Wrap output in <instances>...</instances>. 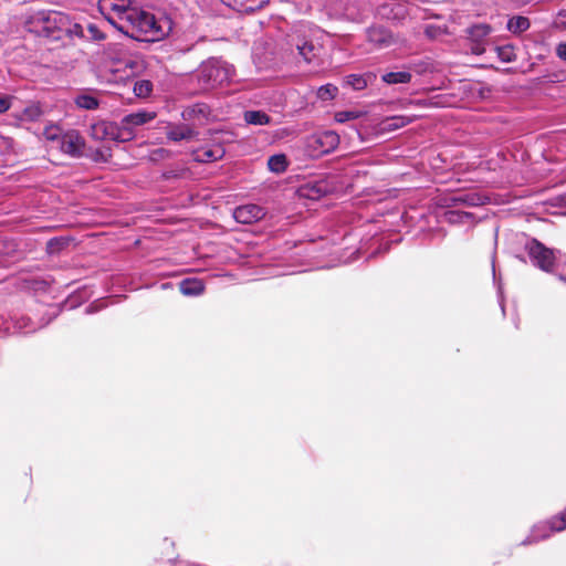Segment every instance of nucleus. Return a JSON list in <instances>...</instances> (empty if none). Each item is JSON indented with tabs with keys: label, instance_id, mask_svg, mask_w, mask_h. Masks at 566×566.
<instances>
[{
	"label": "nucleus",
	"instance_id": "1",
	"mask_svg": "<svg viewBox=\"0 0 566 566\" xmlns=\"http://www.w3.org/2000/svg\"><path fill=\"white\" fill-rule=\"evenodd\" d=\"M233 75V65L221 57L212 56L201 62L189 80L196 83L193 93H207L229 84Z\"/></svg>",
	"mask_w": 566,
	"mask_h": 566
},
{
	"label": "nucleus",
	"instance_id": "2",
	"mask_svg": "<svg viewBox=\"0 0 566 566\" xmlns=\"http://www.w3.org/2000/svg\"><path fill=\"white\" fill-rule=\"evenodd\" d=\"M117 30L143 42H155L166 34L153 13L138 8L134 9L125 23L118 24Z\"/></svg>",
	"mask_w": 566,
	"mask_h": 566
},
{
	"label": "nucleus",
	"instance_id": "3",
	"mask_svg": "<svg viewBox=\"0 0 566 566\" xmlns=\"http://www.w3.org/2000/svg\"><path fill=\"white\" fill-rule=\"evenodd\" d=\"M339 144V136L333 130L312 134L305 140V153L311 158H319L335 150Z\"/></svg>",
	"mask_w": 566,
	"mask_h": 566
},
{
	"label": "nucleus",
	"instance_id": "4",
	"mask_svg": "<svg viewBox=\"0 0 566 566\" xmlns=\"http://www.w3.org/2000/svg\"><path fill=\"white\" fill-rule=\"evenodd\" d=\"M135 8L133 0H98V10L116 29L127 21Z\"/></svg>",
	"mask_w": 566,
	"mask_h": 566
},
{
	"label": "nucleus",
	"instance_id": "5",
	"mask_svg": "<svg viewBox=\"0 0 566 566\" xmlns=\"http://www.w3.org/2000/svg\"><path fill=\"white\" fill-rule=\"evenodd\" d=\"M525 251L536 268L548 273L554 270L556 253H558V251L547 248L536 239L526 241Z\"/></svg>",
	"mask_w": 566,
	"mask_h": 566
},
{
	"label": "nucleus",
	"instance_id": "6",
	"mask_svg": "<svg viewBox=\"0 0 566 566\" xmlns=\"http://www.w3.org/2000/svg\"><path fill=\"white\" fill-rule=\"evenodd\" d=\"M316 32L317 31L311 27L300 25L295 31V35L292 38L294 46L306 63H311L318 56L321 51L319 45H317L313 39Z\"/></svg>",
	"mask_w": 566,
	"mask_h": 566
},
{
	"label": "nucleus",
	"instance_id": "7",
	"mask_svg": "<svg viewBox=\"0 0 566 566\" xmlns=\"http://www.w3.org/2000/svg\"><path fill=\"white\" fill-rule=\"evenodd\" d=\"M32 19L48 36H54L55 32H63L70 24V17L60 11H40Z\"/></svg>",
	"mask_w": 566,
	"mask_h": 566
},
{
	"label": "nucleus",
	"instance_id": "8",
	"mask_svg": "<svg viewBox=\"0 0 566 566\" xmlns=\"http://www.w3.org/2000/svg\"><path fill=\"white\" fill-rule=\"evenodd\" d=\"M566 528V510L559 515L553 517L548 522L534 525L530 536L523 544H532L542 539H546L553 532H560Z\"/></svg>",
	"mask_w": 566,
	"mask_h": 566
},
{
	"label": "nucleus",
	"instance_id": "9",
	"mask_svg": "<svg viewBox=\"0 0 566 566\" xmlns=\"http://www.w3.org/2000/svg\"><path fill=\"white\" fill-rule=\"evenodd\" d=\"M90 136L95 140H114L124 143L129 133L120 134L118 124L107 120H99L91 125Z\"/></svg>",
	"mask_w": 566,
	"mask_h": 566
},
{
	"label": "nucleus",
	"instance_id": "10",
	"mask_svg": "<svg viewBox=\"0 0 566 566\" xmlns=\"http://www.w3.org/2000/svg\"><path fill=\"white\" fill-rule=\"evenodd\" d=\"M155 112L138 111L124 116L118 124L120 134L129 133L125 142L132 140L136 136V128L155 119Z\"/></svg>",
	"mask_w": 566,
	"mask_h": 566
},
{
	"label": "nucleus",
	"instance_id": "11",
	"mask_svg": "<svg viewBox=\"0 0 566 566\" xmlns=\"http://www.w3.org/2000/svg\"><path fill=\"white\" fill-rule=\"evenodd\" d=\"M60 149L72 157H80L85 146L84 138L76 130H69L63 134L59 143Z\"/></svg>",
	"mask_w": 566,
	"mask_h": 566
},
{
	"label": "nucleus",
	"instance_id": "12",
	"mask_svg": "<svg viewBox=\"0 0 566 566\" xmlns=\"http://www.w3.org/2000/svg\"><path fill=\"white\" fill-rule=\"evenodd\" d=\"M265 213L266 212L263 207L254 203H249L235 208L233 211V218L239 223L251 224L263 219Z\"/></svg>",
	"mask_w": 566,
	"mask_h": 566
},
{
	"label": "nucleus",
	"instance_id": "13",
	"mask_svg": "<svg viewBox=\"0 0 566 566\" xmlns=\"http://www.w3.org/2000/svg\"><path fill=\"white\" fill-rule=\"evenodd\" d=\"M329 191V187L326 181L318 180L313 182H307L301 186L297 190V193L301 198L310 199V200H318L324 197Z\"/></svg>",
	"mask_w": 566,
	"mask_h": 566
},
{
	"label": "nucleus",
	"instance_id": "14",
	"mask_svg": "<svg viewBox=\"0 0 566 566\" xmlns=\"http://www.w3.org/2000/svg\"><path fill=\"white\" fill-rule=\"evenodd\" d=\"M226 154L222 145L214 144L193 151V159L198 163H212L221 159Z\"/></svg>",
	"mask_w": 566,
	"mask_h": 566
},
{
	"label": "nucleus",
	"instance_id": "15",
	"mask_svg": "<svg viewBox=\"0 0 566 566\" xmlns=\"http://www.w3.org/2000/svg\"><path fill=\"white\" fill-rule=\"evenodd\" d=\"M210 114V107L205 103H197L186 107L181 112V117L186 122H199L202 123L208 118Z\"/></svg>",
	"mask_w": 566,
	"mask_h": 566
},
{
	"label": "nucleus",
	"instance_id": "16",
	"mask_svg": "<svg viewBox=\"0 0 566 566\" xmlns=\"http://www.w3.org/2000/svg\"><path fill=\"white\" fill-rule=\"evenodd\" d=\"M198 133L188 124L170 126L167 130V137L174 142L190 140Z\"/></svg>",
	"mask_w": 566,
	"mask_h": 566
},
{
	"label": "nucleus",
	"instance_id": "17",
	"mask_svg": "<svg viewBox=\"0 0 566 566\" xmlns=\"http://www.w3.org/2000/svg\"><path fill=\"white\" fill-rule=\"evenodd\" d=\"M228 4L240 12H253L269 3L270 0H227Z\"/></svg>",
	"mask_w": 566,
	"mask_h": 566
},
{
	"label": "nucleus",
	"instance_id": "18",
	"mask_svg": "<svg viewBox=\"0 0 566 566\" xmlns=\"http://www.w3.org/2000/svg\"><path fill=\"white\" fill-rule=\"evenodd\" d=\"M180 292L186 296H198L203 290V282L196 277L185 279L179 283Z\"/></svg>",
	"mask_w": 566,
	"mask_h": 566
},
{
	"label": "nucleus",
	"instance_id": "19",
	"mask_svg": "<svg viewBox=\"0 0 566 566\" xmlns=\"http://www.w3.org/2000/svg\"><path fill=\"white\" fill-rule=\"evenodd\" d=\"M375 75L373 73L367 74H349L346 76L345 82L348 86L353 87L356 91H361L367 87L369 81L374 78Z\"/></svg>",
	"mask_w": 566,
	"mask_h": 566
},
{
	"label": "nucleus",
	"instance_id": "20",
	"mask_svg": "<svg viewBox=\"0 0 566 566\" xmlns=\"http://www.w3.org/2000/svg\"><path fill=\"white\" fill-rule=\"evenodd\" d=\"M243 118L249 125L263 126L271 123V117L263 111H245Z\"/></svg>",
	"mask_w": 566,
	"mask_h": 566
},
{
	"label": "nucleus",
	"instance_id": "21",
	"mask_svg": "<svg viewBox=\"0 0 566 566\" xmlns=\"http://www.w3.org/2000/svg\"><path fill=\"white\" fill-rule=\"evenodd\" d=\"M411 73L408 71L388 72L381 76L387 84H405L411 81Z\"/></svg>",
	"mask_w": 566,
	"mask_h": 566
},
{
	"label": "nucleus",
	"instance_id": "22",
	"mask_svg": "<svg viewBox=\"0 0 566 566\" xmlns=\"http://www.w3.org/2000/svg\"><path fill=\"white\" fill-rule=\"evenodd\" d=\"M411 123V118L402 115L391 116L382 120V129L396 130Z\"/></svg>",
	"mask_w": 566,
	"mask_h": 566
},
{
	"label": "nucleus",
	"instance_id": "23",
	"mask_svg": "<svg viewBox=\"0 0 566 566\" xmlns=\"http://www.w3.org/2000/svg\"><path fill=\"white\" fill-rule=\"evenodd\" d=\"M531 25L528 18L526 17H513L507 22V29L514 34H520L526 31Z\"/></svg>",
	"mask_w": 566,
	"mask_h": 566
},
{
	"label": "nucleus",
	"instance_id": "24",
	"mask_svg": "<svg viewBox=\"0 0 566 566\" xmlns=\"http://www.w3.org/2000/svg\"><path fill=\"white\" fill-rule=\"evenodd\" d=\"M268 167L272 172L281 174L287 168V158L284 154L273 155L268 160Z\"/></svg>",
	"mask_w": 566,
	"mask_h": 566
},
{
	"label": "nucleus",
	"instance_id": "25",
	"mask_svg": "<svg viewBox=\"0 0 566 566\" xmlns=\"http://www.w3.org/2000/svg\"><path fill=\"white\" fill-rule=\"evenodd\" d=\"M472 42H483L491 33V27L488 24H475L468 30Z\"/></svg>",
	"mask_w": 566,
	"mask_h": 566
},
{
	"label": "nucleus",
	"instance_id": "26",
	"mask_svg": "<svg viewBox=\"0 0 566 566\" xmlns=\"http://www.w3.org/2000/svg\"><path fill=\"white\" fill-rule=\"evenodd\" d=\"M75 104L80 108H84V109H95L99 105L97 98L90 94H80L75 98Z\"/></svg>",
	"mask_w": 566,
	"mask_h": 566
},
{
	"label": "nucleus",
	"instance_id": "27",
	"mask_svg": "<svg viewBox=\"0 0 566 566\" xmlns=\"http://www.w3.org/2000/svg\"><path fill=\"white\" fill-rule=\"evenodd\" d=\"M63 134L64 133L62 132V129L57 125H54V124H50V125L45 126V128L43 130V136L49 142L60 143L61 137H63Z\"/></svg>",
	"mask_w": 566,
	"mask_h": 566
},
{
	"label": "nucleus",
	"instance_id": "28",
	"mask_svg": "<svg viewBox=\"0 0 566 566\" xmlns=\"http://www.w3.org/2000/svg\"><path fill=\"white\" fill-rule=\"evenodd\" d=\"M153 91L151 82L147 80L137 81L134 84V93L138 97H147Z\"/></svg>",
	"mask_w": 566,
	"mask_h": 566
},
{
	"label": "nucleus",
	"instance_id": "29",
	"mask_svg": "<svg viewBox=\"0 0 566 566\" xmlns=\"http://www.w3.org/2000/svg\"><path fill=\"white\" fill-rule=\"evenodd\" d=\"M337 87L332 84H326L317 90V97L322 101H329L337 94Z\"/></svg>",
	"mask_w": 566,
	"mask_h": 566
},
{
	"label": "nucleus",
	"instance_id": "30",
	"mask_svg": "<svg viewBox=\"0 0 566 566\" xmlns=\"http://www.w3.org/2000/svg\"><path fill=\"white\" fill-rule=\"evenodd\" d=\"M42 116V109L39 105L32 104L23 109V118L30 122H35Z\"/></svg>",
	"mask_w": 566,
	"mask_h": 566
},
{
	"label": "nucleus",
	"instance_id": "31",
	"mask_svg": "<svg viewBox=\"0 0 566 566\" xmlns=\"http://www.w3.org/2000/svg\"><path fill=\"white\" fill-rule=\"evenodd\" d=\"M33 331H35V327L31 326V321L28 317L17 319L13 326V333H30Z\"/></svg>",
	"mask_w": 566,
	"mask_h": 566
},
{
	"label": "nucleus",
	"instance_id": "32",
	"mask_svg": "<svg viewBox=\"0 0 566 566\" xmlns=\"http://www.w3.org/2000/svg\"><path fill=\"white\" fill-rule=\"evenodd\" d=\"M497 56L503 62H512L515 60V53L511 45L496 48Z\"/></svg>",
	"mask_w": 566,
	"mask_h": 566
},
{
	"label": "nucleus",
	"instance_id": "33",
	"mask_svg": "<svg viewBox=\"0 0 566 566\" xmlns=\"http://www.w3.org/2000/svg\"><path fill=\"white\" fill-rule=\"evenodd\" d=\"M359 117V113L356 111H340L335 114V120L337 123H346Z\"/></svg>",
	"mask_w": 566,
	"mask_h": 566
},
{
	"label": "nucleus",
	"instance_id": "34",
	"mask_svg": "<svg viewBox=\"0 0 566 566\" xmlns=\"http://www.w3.org/2000/svg\"><path fill=\"white\" fill-rule=\"evenodd\" d=\"M87 32H88L90 38L95 41H102L106 38L104 32H102L99 30V28L94 23H90L87 25Z\"/></svg>",
	"mask_w": 566,
	"mask_h": 566
},
{
	"label": "nucleus",
	"instance_id": "35",
	"mask_svg": "<svg viewBox=\"0 0 566 566\" xmlns=\"http://www.w3.org/2000/svg\"><path fill=\"white\" fill-rule=\"evenodd\" d=\"M553 25L556 29L566 30V10H560L557 13V15L553 22Z\"/></svg>",
	"mask_w": 566,
	"mask_h": 566
},
{
	"label": "nucleus",
	"instance_id": "36",
	"mask_svg": "<svg viewBox=\"0 0 566 566\" xmlns=\"http://www.w3.org/2000/svg\"><path fill=\"white\" fill-rule=\"evenodd\" d=\"M63 32L70 35L84 36L82 25L78 23H72L71 21L66 29L63 30Z\"/></svg>",
	"mask_w": 566,
	"mask_h": 566
},
{
	"label": "nucleus",
	"instance_id": "37",
	"mask_svg": "<svg viewBox=\"0 0 566 566\" xmlns=\"http://www.w3.org/2000/svg\"><path fill=\"white\" fill-rule=\"evenodd\" d=\"M369 40L371 42L378 43L379 45H385L388 43V41L386 40V38L382 34V31H378V30H371L369 32Z\"/></svg>",
	"mask_w": 566,
	"mask_h": 566
},
{
	"label": "nucleus",
	"instance_id": "38",
	"mask_svg": "<svg viewBox=\"0 0 566 566\" xmlns=\"http://www.w3.org/2000/svg\"><path fill=\"white\" fill-rule=\"evenodd\" d=\"M555 53L557 57L566 62V42H560L556 45Z\"/></svg>",
	"mask_w": 566,
	"mask_h": 566
},
{
	"label": "nucleus",
	"instance_id": "39",
	"mask_svg": "<svg viewBox=\"0 0 566 566\" xmlns=\"http://www.w3.org/2000/svg\"><path fill=\"white\" fill-rule=\"evenodd\" d=\"M485 51L483 42H472L471 52L476 55L483 54Z\"/></svg>",
	"mask_w": 566,
	"mask_h": 566
},
{
	"label": "nucleus",
	"instance_id": "40",
	"mask_svg": "<svg viewBox=\"0 0 566 566\" xmlns=\"http://www.w3.org/2000/svg\"><path fill=\"white\" fill-rule=\"evenodd\" d=\"M11 106L9 97H0V114L7 112Z\"/></svg>",
	"mask_w": 566,
	"mask_h": 566
},
{
	"label": "nucleus",
	"instance_id": "41",
	"mask_svg": "<svg viewBox=\"0 0 566 566\" xmlns=\"http://www.w3.org/2000/svg\"><path fill=\"white\" fill-rule=\"evenodd\" d=\"M454 200L457 201H463V202H469L470 205H478V202L474 200L473 197H471L470 195H460L458 197L454 198Z\"/></svg>",
	"mask_w": 566,
	"mask_h": 566
},
{
	"label": "nucleus",
	"instance_id": "42",
	"mask_svg": "<svg viewBox=\"0 0 566 566\" xmlns=\"http://www.w3.org/2000/svg\"><path fill=\"white\" fill-rule=\"evenodd\" d=\"M96 311H97V308L95 307V305H94V304H90V305L85 308V313H86V314H91V313H94V312H96Z\"/></svg>",
	"mask_w": 566,
	"mask_h": 566
},
{
	"label": "nucleus",
	"instance_id": "43",
	"mask_svg": "<svg viewBox=\"0 0 566 566\" xmlns=\"http://www.w3.org/2000/svg\"><path fill=\"white\" fill-rule=\"evenodd\" d=\"M558 277H559L560 281L566 283V276L565 275H559Z\"/></svg>",
	"mask_w": 566,
	"mask_h": 566
},
{
	"label": "nucleus",
	"instance_id": "44",
	"mask_svg": "<svg viewBox=\"0 0 566 566\" xmlns=\"http://www.w3.org/2000/svg\"><path fill=\"white\" fill-rule=\"evenodd\" d=\"M4 332H6V333H10V328H9V327H6V328H4Z\"/></svg>",
	"mask_w": 566,
	"mask_h": 566
},
{
	"label": "nucleus",
	"instance_id": "45",
	"mask_svg": "<svg viewBox=\"0 0 566 566\" xmlns=\"http://www.w3.org/2000/svg\"><path fill=\"white\" fill-rule=\"evenodd\" d=\"M492 270H493V275L495 276V266L494 265L492 266Z\"/></svg>",
	"mask_w": 566,
	"mask_h": 566
}]
</instances>
